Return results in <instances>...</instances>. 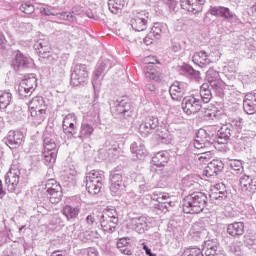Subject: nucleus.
<instances>
[{"label":"nucleus","mask_w":256,"mask_h":256,"mask_svg":"<svg viewBox=\"0 0 256 256\" xmlns=\"http://www.w3.org/2000/svg\"><path fill=\"white\" fill-rule=\"evenodd\" d=\"M205 205H207V195L203 192H194L184 198L183 211L191 215H197L205 209Z\"/></svg>","instance_id":"nucleus-1"},{"label":"nucleus","mask_w":256,"mask_h":256,"mask_svg":"<svg viewBox=\"0 0 256 256\" xmlns=\"http://www.w3.org/2000/svg\"><path fill=\"white\" fill-rule=\"evenodd\" d=\"M103 171L92 170L86 174V189L90 195H98L103 188Z\"/></svg>","instance_id":"nucleus-2"},{"label":"nucleus","mask_w":256,"mask_h":256,"mask_svg":"<svg viewBox=\"0 0 256 256\" xmlns=\"http://www.w3.org/2000/svg\"><path fill=\"white\" fill-rule=\"evenodd\" d=\"M100 225L104 233H113L117 225H119V214L115 208H108L104 210L101 215Z\"/></svg>","instance_id":"nucleus-3"},{"label":"nucleus","mask_w":256,"mask_h":256,"mask_svg":"<svg viewBox=\"0 0 256 256\" xmlns=\"http://www.w3.org/2000/svg\"><path fill=\"white\" fill-rule=\"evenodd\" d=\"M71 83L75 87L87 85L89 83V66L86 64H76L72 68Z\"/></svg>","instance_id":"nucleus-4"},{"label":"nucleus","mask_w":256,"mask_h":256,"mask_svg":"<svg viewBox=\"0 0 256 256\" xmlns=\"http://www.w3.org/2000/svg\"><path fill=\"white\" fill-rule=\"evenodd\" d=\"M43 147V156L46 165H53L57 159V143H55V140L44 134Z\"/></svg>","instance_id":"nucleus-5"},{"label":"nucleus","mask_w":256,"mask_h":256,"mask_svg":"<svg viewBox=\"0 0 256 256\" xmlns=\"http://www.w3.org/2000/svg\"><path fill=\"white\" fill-rule=\"evenodd\" d=\"M206 81H208L210 87L215 90L217 95H223V91H225V82L219 77L218 71L209 68L206 72Z\"/></svg>","instance_id":"nucleus-6"},{"label":"nucleus","mask_w":256,"mask_h":256,"mask_svg":"<svg viewBox=\"0 0 256 256\" xmlns=\"http://www.w3.org/2000/svg\"><path fill=\"white\" fill-rule=\"evenodd\" d=\"M46 191L49 195L50 203H59L63 199V191L61 185L55 179H49L46 182Z\"/></svg>","instance_id":"nucleus-7"},{"label":"nucleus","mask_w":256,"mask_h":256,"mask_svg":"<svg viewBox=\"0 0 256 256\" xmlns=\"http://www.w3.org/2000/svg\"><path fill=\"white\" fill-rule=\"evenodd\" d=\"M201 100L194 96H186L182 100V109L187 115H193L201 111Z\"/></svg>","instance_id":"nucleus-8"},{"label":"nucleus","mask_w":256,"mask_h":256,"mask_svg":"<svg viewBox=\"0 0 256 256\" xmlns=\"http://www.w3.org/2000/svg\"><path fill=\"white\" fill-rule=\"evenodd\" d=\"M159 127V118L150 116L142 121L138 127V133L142 137H149L154 129Z\"/></svg>","instance_id":"nucleus-9"},{"label":"nucleus","mask_w":256,"mask_h":256,"mask_svg":"<svg viewBox=\"0 0 256 256\" xmlns=\"http://www.w3.org/2000/svg\"><path fill=\"white\" fill-rule=\"evenodd\" d=\"M21 171L17 167H11L5 175V182L10 193H13L19 186Z\"/></svg>","instance_id":"nucleus-10"},{"label":"nucleus","mask_w":256,"mask_h":256,"mask_svg":"<svg viewBox=\"0 0 256 256\" xmlns=\"http://www.w3.org/2000/svg\"><path fill=\"white\" fill-rule=\"evenodd\" d=\"M147 19H149V15L145 11L134 12L131 20L132 29L138 32L145 31Z\"/></svg>","instance_id":"nucleus-11"},{"label":"nucleus","mask_w":256,"mask_h":256,"mask_svg":"<svg viewBox=\"0 0 256 256\" xmlns=\"http://www.w3.org/2000/svg\"><path fill=\"white\" fill-rule=\"evenodd\" d=\"M203 5H205V0H180L182 9L189 13H193V15L201 13V11H203Z\"/></svg>","instance_id":"nucleus-12"},{"label":"nucleus","mask_w":256,"mask_h":256,"mask_svg":"<svg viewBox=\"0 0 256 256\" xmlns=\"http://www.w3.org/2000/svg\"><path fill=\"white\" fill-rule=\"evenodd\" d=\"M187 84L183 82H175L170 86V95L173 101H181L185 97Z\"/></svg>","instance_id":"nucleus-13"},{"label":"nucleus","mask_w":256,"mask_h":256,"mask_svg":"<svg viewBox=\"0 0 256 256\" xmlns=\"http://www.w3.org/2000/svg\"><path fill=\"white\" fill-rule=\"evenodd\" d=\"M7 145L10 149H17L21 143H23V132L19 130H11L7 135Z\"/></svg>","instance_id":"nucleus-14"},{"label":"nucleus","mask_w":256,"mask_h":256,"mask_svg":"<svg viewBox=\"0 0 256 256\" xmlns=\"http://www.w3.org/2000/svg\"><path fill=\"white\" fill-rule=\"evenodd\" d=\"M240 186L245 193H255L256 191V178L254 176L242 175L240 177Z\"/></svg>","instance_id":"nucleus-15"},{"label":"nucleus","mask_w":256,"mask_h":256,"mask_svg":"<svg viewBox=\"0 0 256 256\" xmlns=\"http://www.w3.org/2000/svg\"><path fill=\"white\" fill-rule=\"evenodd\" d=\"M223 169H225V164H223V161L212 160L205 168L204 175L206 177H215L218 173H221Z\"/></svg>","instance_id":"nucleus-16"},{"label":"nucleus","mask_w":256,"mask_h":256,"mask_svg":"<svg viewBox=\"0 0 256 256\" xmlns=\"http://www.w3.org/2000/svg\"><path fill=\"white\" fill-rule=\"evenodd\" d=\"M62 128L64 133L73 135L75 133V129H77V116L75 114H67L63 119Z\"/></svg>","instance_id":"nucleus-17"},{"label":"nucleus","mask_w":256,"mask_h":256,"mask_svg":"<svg viewBox=\"0 0 256 256\" xmlns=\"http://www.w3.org/2000/svg\"><path fill=\"white\" fill-rule=\"evenodd\" d=\"M129 227L130 229H133V231H136V233L143 234L145 231H147V229H149V226L147 225V218H132L129 222Z\"/></svg>","instance_id":"nucleus-18"},{"label":"nucleus","mask_w":256,"mask_h":256,"mask_svg":"<svg viewBox=\"0 0 256 256\" xmlns=\"http://www.w3.org/2000/svg\"><path fill=\"white\" fill-rule=\"evenodd\" d=\"M192 61L195 65L202 68L212 63L211 55L207 54L205 51L195 52L192 56Z\"/></svg>","instance_id":"nucleus-19"},{"label":"nucleus","mask_w":256,"mask_h":256,"mask_svg":"<svg viewBox=\"0 0 256 256\" xmlns=\"http://www.w3.org/2000/svg\"><path fill=\"white\" fill-rule=\"evenodd\" d=\"M40 13L46 16L56 15V17L61 21H69V23H75V21H77V18H75L71 13L63 12L55 14V12L51 11L49 8H40Z\"/></svg>","instance_id":"nucleus-20"},{"label":"nucleus","mask_w":256,"mask_h":256,"mask_svg":"<svg viewBox=\"0 0 256 256\" xmlns=\"http://www.w3.org/2000/svg\"><path fill=\"white\" fill-rule=\"evenodd\" d=\"M209 13L214 17H223L224 19H228V21L233 19V13H231V10L223 6H211Z\"/></svg>","instance_id":"nucleus-21"},{"label":"nucleus","mask_w":256,"mask_h":256,"mask_svg":"<svg viewBox=\"0 0 256 256\" xmlns=\"http://www.w3.org/2000/svg\"><path fill=\"white\" fill-rule=\"evenodd\" d=\"M207 145H209V140L207 139V131L200 129L193 142V146L195 149L201 150L206 149Z\"/></svg>","instance_id":"nucleus-22"},{"label":"nucleus","mask_w":256,"mask_h":256,"mask_svg":"<svg viewBox=\"0 0 256 256\" xmlns=\"http://www.w3.org/2000/svg\"><path fill=\"white\" fill-rule=\"evenodd\" d=\"M80 212L81 208L79 206H71L69 204H66L62 208V215L66 217L67 221L77 219V217H79Z\"/></svg>","instance_id":"nucleus-23"},{"label":"nucleus","mask_w":256,"mask_h":256,"mask_svg":"<svg viewBox=\"0 0 256 256\" xmlns=\"http://www.w3.org/2000/svg\"><path fill=\"white\" fill-rule=\"evenodd\" d=\"M110 109L111 113H114V115H121L127 113V111L131 109V105L125 100H117L113 103Z\"/></svg>","instance_id":"nucleus-24"},{"label":"nucleus","mask_w":256,"mask_h":256,"mask_svg":"<svg viewBox=\"0 0 256 256\" xmlns=\"http://www.w3.org/2000/svg\"><path fill=\"white\" fill-rule=\"evenodd\" d=\"M199 181H201V177L192 174L184 177L182 179V184L184 185V187H188V189H191L193 191L194 189H199L201 187Z\"/></svg>","instance_id":"nucleus-25"},{"label":"nucleus","mask_w":256,"mask_h":256,"mask_svg":"<svg viewBox=\"0 0 256 256\" xmlns=\"http://www.w3.org/2000/svg\"><path fill=\"white\" fill-rule=\"evenodd\" d=\"M151 199L153 201H156L157 203L167 205L168 207H175V202L171 200V196H169V194H167L166 192H154Z\"/></svg>","instance_id":"nucleus-26"},{"label":"nucleus","mask_w":256,"mask_h":256,"mask_svg":"<svg viewBox=\"0 0 256 256\" xmlns=\"http://www.w3.org/2000/svg\"><path fill=\"white\" fill-rule=\"evenodd\" d=\"M243 107L245 113L248 115H254L256 112V94L247 95L243 102Z\"/></svg>","instance_id":"nucleus-27"},{"label":"nucleus","mask_w":256,"mask_h":256,"mask_svg":"<svg viewBox=\"0 0 256 256\" xmlns=\"http://www.w3.org/2000/svg\"><path fill=\"white\" fill-rule=\"evenodd\" d=\"M95 132V127L89 121H83L80 126L79 138L89 139Z\"/></svg>","instance_id":"nucleus-28"},{"label":"nucleus","mask_w":256,"mask_h":256,"mask_svg":"<svg viewBox=\"0 0 256 256\" xmlns=\"http://www.w3.org/2000/svg\"><path fill=\"white\" fill-rule=\"evenodd\" d=\"M227 233L230 234L231 237H241V235L245 233V224L243 222L229 224L227 227Z\"/></svg>","instance_id":"nucleus-29"},{"label":"nucleus","mask_w":256,"mask_h":256,"mask_svg":"<svg viewBox=\"0 0 256 256\" xmlns=\"http://www.w3.org/2000/svg\"><path fill=\"white\" fill-rule=\"evenodd\" d=\"M161 33H163L161 24L159 23L154 24L151 31L148 33L147 37L144 38V43L146 45H151L154 39H159V37H161Z\"/></svg>","instance_id":"nucleus-30"},{"label":"nucleus","mask_w":256,"mask_h":256,"mask_svg":"<svg viewBox=\"0 0 256 256\" xmlns=\"http://www.w3.org/2000/svg\"><path fill=\"white\" fill-rule=\"evenodd\" d=\"M34 49L37 51L40 57H49L47 53L51 51V44L46 40H38L34 44Z\"/></svg>","instance_id":"nucleus-31"},{"label":"nucleus","mask_w":256,"mask_h":256,"mask_svg":"<svg viewBox=\"0 0 256 256\" xmlns=\"http://www.w3.org/2000/svg\"><path fill=\"white\" fill-rule=\"evenodd\" d=\"M169 162V154L165 151L157 152L152 158V164L155 167H165Z\"/></svg>","instance_id":"nucleus-32"},{"label":"nucleus","mask_w":256,"mask_h":256,"mask_svg":"<svg viewBox=\"0 0 256 256\" xmlns=\"http://www.w3.org/2000/svg\"><path fill=\"white\" fill-rule=\"evenodd\" d=\"M105 67H107L106 63H102L95 71L92 78V85L94 89H99L101 87V81H103L102 75L105 71Z\"/></svg>","instance_id":"nucleus-33"},{"label":"nucleus","mask_w":256,"mask_h":256,"mask_svg":"<svg viewBox=\"0 0 256 256\" xmlns=\"http://www.w3.org/2000/svg\"><path fill=\"white\" fill-rule=\"evenodd\" d=\"M130 151L136 154L137 159H143L147 155V150L145 149V144L143 141L138 140L137 142L132 143Z\"/></svg>","instance_id":"nucleus-34"},{"label":"nucleus","mask_w":256,"mask_h":256,"mask_svg":"<svg viewBox=\"0 0 256 256\" xmlns=\"http://www.w3.org/2000/svg\"><path fill=\"white\" fill-rule=\"evenodd\" d=\"M30 110L40 109L41 111H47V105L45 104V100L41 96L34 97L29 104Z\"/></svg>","instance_id":"nucleus-35"},{"label":"nucleus","mask_w":256,"mask_h":256,"mask_svg":"<svg viewBox=\"0 0 256 256\" xmlns=\"http://www.w3.org/2000/svg\"><path fill=\"white\" fill-rule=\"evenodd\" d=\"M29 65V58L25 57L23 54H16L15 61L13 63V67L15 71H19V69H23Z\"/></svg>","instance_id":"nucleus-36"},{"label":"nucleus","mask_w":256,"mask_h":256,"mask_svg":"<svg viewBox=\"0 0 256 256\" xmlns=\"http://www.w3.org/2000/svg\"><path fill=\"white\" fill-rule=\"evenodd\" d=\"M125 7V0H108V8L114 15H117Z\"/></svg>","instance_id":"nucleus-37"},{"label":"nucleus","mask_w":256,"mask_h":256,"mask_svg":"<svg viewBox=\"0 0 256 256\" xmlns=\"http://www.w3.org/2000/svg\"><path fill=\"white\" fill-rule=\"evenodd\" d=\"M47 110H41V112H37V110H30L31 121L34 125H41L45 121V115Z\"/></svg>","instance_id":"nucleus-38"},{"label":"nucleus","mask_w":256,"mask_h":256,"mask_svg":"<svg viewBox=\"0 0 256 256\" xmlns=\"http://www.w3.org/2000/svg\"><path fill=\"white\" fill-rule=\"evenodd\" d=\"M217 255V244L212 241H206L200 256H215Z\"/></svg>","instance_id":"nucleus-39"},{"label":"nucleus","mask_w":256,"mask_h":256,"mask_svg":"<svg viewBox=\"0 0 256 256\" xmlns=\"http://www.w3.org/2000/svg\"><path fill=\"white\" fill-rule=\"evenodd\" d=\"M200 96L202 97L203 103H209L213 98V94L211 93V89H209V84L204 83L200 87Z\"/></svg>","instance_id":"nucleus-40"},{"label":"nucleus","mask_w":256,"mask_h":256,"mask_svg":"<svg viewBox=\"0 0 256 256\" xmlns=\"http://www.w3.org/2000/svg\"><path fill=\"white\" fill-rule=\"evenodd\" d=\"M21 83H24L25 87L33 93V91H35V87H37V78L35 77V74H29L25 76Z\"/></svg>","instance_id":"nucleus-41"},{"label":"nucleus","mask_w":256,"mask_h":256,"mask_svg":"<svg viewBox=\"0 0 256 256\" xmlns=\"http://www.w3.org/2000/svg\"><path fill=\"white\" fill-rule=\"evenodd\" d=\"M181 73L186 77H192V79H199V71L193 69V67L189 65L181 66Z\"/></svg>","instance_id":"nucleus-42"},{"label":"nucleus","mask_w":256,"mask_h":256,"mask_svg":"<svg viewBox=\"0 0 256 256\" xmlns=\"http://www.w3.org/2000/svg\"><path fill=\"white\" fill-rule=\"evenodd\" d=\"M146 79H150V81H161L163 79V74L157 69L145 70Z\"/></svg>","instance_id":"nucleus-43"},{"label":"nucleus","mask_w":256,"mask_h":256,"mask_svg":"<svg viewBox=\"0 0 256 256\" xmlns=\"http://www.w3.org/2000/svg\"><path fill=\"white\" fill-rule=\"evenodd\" d=\"M12 99L13 96L10 92H0V109H5L6 107H9Z\"/></svg>","instance_id":"nucleus-44"},{"label":"nucleus","mask_w":256,"mask_h":256,"mask_svg":"<svg viewBox=\"0 0 256 256\" xmlns=\"http://www.w3.org/2000/svg\"><path fill=\"white\" fill-rule=\"evenodd\" d=\"M110 184L123 185V174L117 170H112L110 174Z\"/></svg>","instance_id":"nucleus-45"},{"label":"nucleus","mask_w":256,"mask_h":256,"mask_svg":"<svg viewBox=\"0 0 256 256\" xmlns=\"http://www.w3.org/2000/svg\"><path fill=\"white\" fill-rule=\"evenodd\" d=\"M117 247L123 253L124 255H131V250L128 248L129 247V239L127 238H121L117 242Z\"/></svg>","instance_id":"nucleus-46"},{"label":"nucleus","mask_w":256,"mask_h":256,"mask_svg":"<svg viewBox=\"0 0 256 256\" xmlns=\"http://www.w3.org/2000/svg\"><path fill=\"white\" fill-rule=\"evenodd\" d=\"M194 231L201 235L202 237H205V235H209V232L207 231V226H205V223L203 222H197L193 225Z\"/></svg>","instance_id":"nucleus-47"},{"label":"nucleus","mask_w":256,"mask_h":256,"mask_svg":"<svg viewBox=\"0 0 256 256\" xmlns=\"http://www.w3.org/2000/svg\"><path fill=\"white\" fill-rule=\"evenodd\" d=\"M217 137H220V139H229L231 137V129L227 127V125L222 126L218 131H217Z\"/></svg>","instance_id":"nucleus-48"},{"label":"nucleus","mask_w":256,"mask_h":256,"mask_svg":"<svg viewBox=\"0 0 256 256\" xmlns=\"http://www.w3.org/2000/svg\"><path fill=\"white\" fill-rule=\"evenodd\" d=\"M19 9L22 13H25V15H31L32 13H35V6L27 2L22 3Z\"/></svg>","instance_id":"nucleus-49"},{"label":"nucleus","mask_w":256,"mask_h":256,"mask_svg":"<svg viewBox=\"0 0 256 256\" xmlns=\"http://www.w3.org/2000/svg\"><path fill=\"white\" fill-rule=\"evenodd\" d=\"M17 91L20 97H29L31 93H33L32 91L29 90L27 86H25V83H22V82H20V84L18 85Z\"/></svg>","instance_id":"nucleus-50"},{"label":"nucleus","mask_w":256,"mask_h":256,"mask_svg":"<svg viewBox=\"0 0 256 256\" xmlns=\"http://www.w3.org/2000/svg\"><path fill=\"white\" fill-rule=\"evenodd\" d=\"M122 191H123V184H110V193L114 197L121 196Z\"/></svg>","instance_id":"nucleus-51"},{"label":"nucleus","mask_w":256,"mask_h":256,"mask_svg":"<svg viewBox=\"0 0 256 256\" xmlns=\"http://www.w3.org/2000/svg\"><path fill=\"white\" fill-rule=\"evenodd\" d=\"M196 159L200 163H209L211 160V151L200 152L199 155L196 156Z\"/></svg>","instance_id":"nucleus-52"},{"label":"nucleus","mask_w":256,"mask_h":256,"mask_svg":"<svg viewBox=\"0 0 256 256\" xmlns=\"http://www.w3.org/2000/svg\"><path fill=\"white\" fill-rule=\"evenodd\" d=\"M182 256H201V249L194 247V248H186Z\"/></svg>","instance_id":"nucleus-53"},{"label":"nucleus","mask_w":256,"mask_h":256,"mask_svg":"<svg viewBox=\"0 0 256 256\" xmlns=\"http://www.w3.org/2000/svg\"><path fill=\"white\" fill-rule=\"evenodd\" d=\"M229 165L233 171H237L238 173L243 171V163L240 160H231Z\"/></svg>","instance_id":"nucleus-54"},{"label":"nucleus","mask_w":256,"mask_h":256,"mask_svg":"<svg viewBox=\"0 0 256 256\" xmlns=\"http://www.w3.org/2000/svg\"><path fill=\"white\" fill-rule=\"evenodd\" d=\"M86 225L90 229H93V227L97 225V219L95 218V214H90L86 217Z\"/></svg>","instance_id":"nucleus-55"},{"label":"nucleus","mask_w":256,"mask_h":256,"mask_svg":"<svg viewBox=\"0 0 256 256\" xmlns=\"http://www.w3.org/2000/svg\"><path fill=\"white\" fill-rule=\"evenodd\" d=\"M230 253H233L235 256H243V252L241 251V246L237 244H232L230 246Z\"/></svg>","instance_id":"nucleus-56"},{"label":"nucleus","mask_w":256,"mask_h":256,"mask_svg":"<svg viewBox=\"0 0 256 256\" xmlns=\"http://www.w3.org/2000/svg\"><path fill=\"white\" fill-rule=\"evenodd\" d=\"M232 127H235L237 131H241L243 129V118H236L231 123Z\"/></svg>","instance_id":"nucleus-57"},{"label":"nucleus","mask_w":256,"mask_h":256,"mask_svg":"<svg viewBox=\"0 0 256 256\" xmlns=\"http://www.w3.org/2000/svg\"><path fill=\"white\" fill-rule=\"evenodd\" d=\"M143 63L146 65H157L159 63V60H157V57L155 56H147L143 59Z\"/></svg>","instance_id":"nucleus-58"},{"label":"nucleus","mask_w":256,"mask_h":256,"mask_svg":"<svg viewBox=\"0 0 256 256\" xmlns=\"http://www.w3.org/2000/svg\"><path fill=\"white\" fill-rule=\"evenodd\" d=\"M172 51H174V53H185V47H183L180 43L175 42L172 45Z\"/></svg>","instance_id":"nucleus-59"},{"label":"nucleus","mask_w":256,"mask_h":256,"mask_svg":"<svg viewBox=\"0 0 256 256\" xmlns=\"http://www.w3.org/2000/svg\"><path fill=\"white\" fill-rule=\"evenodd\" d=\"M72 13L73 15H80L83 17V15H85V10L81 6H74L72 8Z\"/></svg>","instance_id":"nucleus-60"},{"label":"nucleus","mask_w":256,"mask_h":256,"mask_svg":"<svg viewBox=\"0 0 256 256\" xmlns=\"http://www.w3.org/2000/svg\"><path fill=\"white\" fill-rule=\"evenodd\" d=\"M215 197L216 199H227V190H218L217 192H215Z\"/></svg>","instance_id":"nucleus-61"},{"label":"nucleus","mask_w":256,"mask_h":256,"mask_svg":"<svg viewBox=\"0 0 256 256\" xmlns=\"http://www.w3.org/2000/svg\"><path fill=\"white\" fill-rule=\"evenodd\" d=\"M165 5L170 7V11H175V7H177V0H162Z\"/></svg>","instance_id":"nucleus-62"},{"label":"nucleus","mask_w":256,"mask_h":256,"mask_svg":"<svg viewBox=\"0 0 256 256\" xmlns=\"http://www.w3.org/2000/svg\"><path fill=\"white\" fill-rule=\"evenodd\" d=\"M48 57H42V59H47L48 63H51L52 65L57 61V55L51 54V51L47 53Z\"/></svg>","instance_id":"nucleus-63"},{"label":"nucleus","mask_w":256,"mask_h":256,"mask_svg":"<svg viewBox=\"0 0 256 256\" xmlns=\"http://www.w3.org/2000/svg\"><path fill=\"white\" fill-rule=\"evenodd\" d=\"M87 256H99V252L95 248H89L87 250Z\"/></svg>","instance_id":"nucleus-64"}]
</instances>
